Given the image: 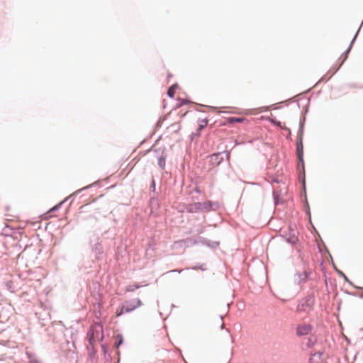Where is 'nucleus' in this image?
I'll return each mask as SVG.
<instances>
[{"label":"nucleus","mask_w":363,"mask_h":363,"mask_svg":"<svg viewBox=\"0 0 363 363\" xmlns=\"http://www.w3.org/2000/svg\"><path fill=\"white\" fill-rule=\"evenodd\" d=\"M198 209L209 211L214 209L213 206H217L216 203H213L211 201H206L203 203H198L196 204Z\"/></svg>","instance_id":"3"},{"label":"nucleus","mask_w":363,"mask_h":363,"mask_svg":"<svg viewBox=\"0 0 363 363\" xmlns=\"http://www.w3.org/2000/svg\"><path fill=\"white\" fill-rule=\"evenodd\" d=\"M88 335L89 336V342L91 344L93 343V342L95 340V335L94 330H90L88 333Z\"/></svg>","instance_id":"8"},{"label":"nucleus","mask_w":363,"mask_h":363,"mask_svg":"<svg viewBox=\"0 0 363 363\" xmlns=\"http://www.w3.org/2000/svg\"><path fill=\"white\" fill-rule=\"evenodd\" d=\"M140 287L139 285H133V286H129L128 288H127V290L129 291H133L135 289H138Z\"/></svg>","instance_id":"11"},{"label":"nucleus","mask_w":363,"mask_h":363,"mask_svg":"<svg viewBox=\"0 0 363 363\" xmlns=\"http://www.w3.org/2000/svg\"><path fill=\"white\" fill-rule=\"evenodd\" d=\"M350 48H351V45H350V47L347 48V52H348L350 51ZM347 53H346V55L345 56V58H344L343 61L347 58Z\"/></svg>","instance_id":"14"},{"label":"nucleus","mask_w":363,"mask_h":363,"mask_svg":"<svg viewBox=\"0 0 363 363\" xmlns=\"http://www.w3.org/2000/svg\"><path fill=\"white\" fill-rule=\"evenodd\" d=\"M159 165L162 167H164V160L162 159H160Z\"/></svg>","instance_id":"12"},{"label":"nucleus","mask_w":363,"mask_h":363,"mask_svg":"<svg viewBox=\"0 0 363 363\" xmlns=\"http://www.w3.org/2000/svg\"><path fill=\"white\" fill-rule=\"evenodd\" d=\"M124 312H125V308H124V305H123L122 307L116 309V316L118 317V316L121 315Z\"/></svg>","instance_id":"7"},{"label":"nucleus","mask_w":363,"mask_h":363,"mask_svg":"<svg viewBox=\"0 0 363 363\" xmlns=\"http://www.w3.org/2000/svg\"><path fill=\"white\" fill-rule=\"evenodd\" d=\"M321 353H315L309 359L310 363H321Z\"/></svg>","instance_id":"5"},{"label":"nucleus","mask_w":363,"mask_h":363,"mask_svg":"<svg viewBox=\"0 0 363 363\" xmlns=\"http://www.w3.org/2000/svg\"><path fill=\"white\" fill-rule=\"evenodd\" d=\"M141 304V301L139 298H134L130 301H127L124 303L125 312H130L140 306Z\"/></svg>","instance_id":"1"},{"label":"nucleus","mask_w":363,"mask_h":363,"mask_svg":"<svg viewBox=\"0 0 363 363\" xmlns=\"http://www.w3.org/2000/svg\"><path fill=\"white\" fill-rule=\"evenodd\" d=\"M223 161V157L220 153L211 155L209 157V162L213 165H218Z\"/></svg>","instance_id":"4"},{"label":"nucleus","mask_w":363,"mask_h":363,"mask_svg":"<svg viewBox=\"0 0 363 363\" xmlns=\"http://www.w3.org/2000/svg\"><path fill=\"white\" fill-rule=\"evenodd\" d=\"M122 343V340H121L117 344V347H118Z\"/></svg>","instance_id":"15"},{"label":"nucleus","mask_w":363,"mask_h":363,"mask_svg":"<svg viewBox=\"0 0 363 363\" xmlns=\"http://www.w3.org/2000/svg\"><path fill=\"white\" fill-rule=\"evenodd\" d=\"M244 121V118H229V121L230 123H233V122H242Z\"/></svg>","instance_id":"10"},{"label":"nucleus","mask_w":363,"mask_h":363,"mask_svg":"<svg viewBox=\"0 0 363 363\" xmlns=\"http://www.w3.org/2000/svg\"><path fill=\"white\" fill-rule=\"evenodd\" d=\"M177 89V84H174V85L171 86L167 91L168 96L171 98L174 97L175 91Z\"/></svg>","instance_id":"6"},{"label":"nucleus","mask_w":363,"mask_h":363,"mask_svg":"<svg viewBox=\"0 0 363 363\" xmlns=\"http://www.w3.org/2000/svg\"><path fill=\"white\" fill-rule=\"evenodd\" d=\"M207 124H208V120L207 119L202 120L201 121V123L199 124V130L203 129V128H205L207 125Z\"/></svg>","instance_id":"9"},{"label":"nucleus","mask_w":363,"mask_h":363,"mask_svg":"<svg viewBox=\"0 0 363 363\" xmlns=\"http://www.w3.org/2000/svg\"><path fill=\"white\" fill-rule=\"evenodd\" d=\"M311 328L309 325L303 324L300 325L296 328V333L298 335H305L310 333Z\"/></svg>","instance_id":"2"},{"label":"nucleus","mask_w":363,"mask_h":363,"mask_svg":"<svg viewBox=\"0 0 363 363\" xmlns=\"http://www.w3.org/2000/svg\"><path fill=\"white\" fill-rule=\"evenodd\" d=\"M171 126L172 127H174L175 126L177 128V130H179L180 127H181L179 123L172 124Z\"/></svg>","instance_id":"13"}]
</instances>
